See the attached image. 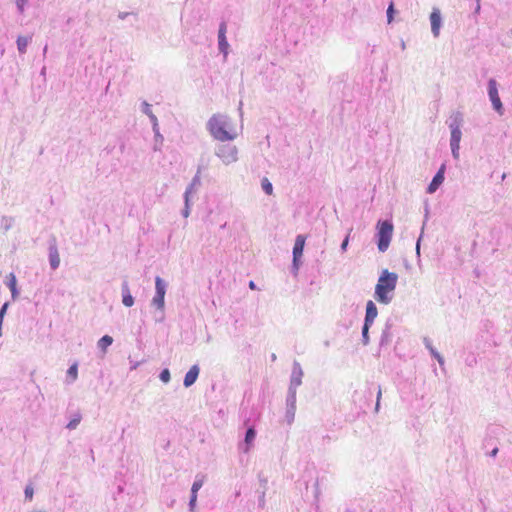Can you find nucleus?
<instances>
[{
    "mask_svg": "<svg viewBox=\"0 0 512 512\" xmlns=\"http://www.w3.org/2000/svg\"><path fill=\"white\" fill-rule=\"evenodd\" d=\"M206 128L215 140L221 142L232 141L237 137L230 117L225 114H213L207 121Z\"/></svg>",
    "mask_w": 512,
    "mask_h": 512,
    "instance_id": "1",
    "label": "nucleus"
},
{
    "mask_svg": "<svg viewBox=\"0 0 512 512\" xmlns=\"http://www.w3.org/2000/svg\"><path fill=\"white\" fill-rule=\"evenodd\" d=\"M397 281L398 275L396 273L384 269L375 286V300L381 304H389L393 299Z\"/></svg>",
    "mask_w": 512,
    "mask_h": 512,
    "instance_id": "2",
    "label": "nucleus"
},
{
    "mask_svg": "<svg viewBox=\"0 0 512 512\" xmlns=\"http://www.w3.org/2000/svg\"><path fill=\"white\" fill-rule=\"evenodd\" d=\"M393 223L390 220H379L377 223V247L380 252H385L393 235Z\"/></svg>",
    "mask_w": 512,
    "mask_h": 512,
    "instance_id": "3",
    "label": "nucleus"
},
{
    "mask_svg": "<svg viewBox=\"0 0 512 512\" xmlns=\"http://www.w3.org/2000/svg\"><path fill=\"white\" fill-rule=\"evenodd\" d=\"M168 284L160 276L155 277V294L151 300V306H154L157 310L162 313L165 308V294Z\"/></svg>",
    "mask_w": 512,
    "mask_h": 512,
    "instance_id": "4",
    "label": "nucleus"
},
{
    "mask_svg": "<svg viewBox=\"0 0 512 512\" xmlns=\"http://www.w3.org/2000/svg\"><path fill=\"white\" fill-rule=\"evenodd\" d=\"M215 155L223 164L230 165L238 161V148L232 144H220L215 149Z\"/></svg>",
    "mask_w": 512,
    "mask_h": 512,
    "instance_id": "5",
    "label": "nucleus"
},
{
    "mask_svg": "<svg viewBox=\"0 0 512 512\" xmlns=\"http://www.w3.org/2000/svg\"><path fill=\"white\" fill-rule=\"evenodd\" d=\"M487 90L493 109L502 116L504 114V107L499 97L497 82L494 78L489 79Z\"/></svg>",
    "mask_w": 512,
    "mask_h": 512,
    "instance_id": "6",
    "label": "nucleus"
},
{
    "mask_svg": "<svg viewBox=\"0 0 512 512\" xmlns=\"http://www.w3.org/2000/svg\"><path fill=\"white\" fill-rule=\"evenodd\" d=\"M305 240H306L305 236H303L301 234L297 235V237L295 239V243H294V247H293V263H292V267L295 272L298 271L299 266H300V259L303 255Z\"/></svg>",
    "mask_w": 512,
    "mask_h": 512,
    "instance_id": "7",
    "label": "nucleus"
},
{
    "mask_svg": "<svg viewBox=\"0 0 512 512\" xmlns=\"http://www.w3.org/2000/svg\"><path fill=\"white\" fill-rule=\"evenodd\" d=\"M226 32H227V24L225 21H222L219 25V30H218V47H219V51L221 53H223L224 57L227 56L228 48H229V43L226 38Z\"/></svg>",
    "mask_w": 512,
    "mask_h": 512,
    "instance_id": "8",
    "label": "nucleus"
},
{
    "mask_svg": "<svg viewBox=\"0 0 512 512\" xmlns=\"http://www.w3.org/2000/svg\"><path fill=\"white\" fill-rule=\"evenodd\" d=\"M303 370L298 361L293 362L289 388L297 389L302 384Z\"/></svg>",
    "mask_w": 512,
    "mask_h": 512,
    "instance_id": "9",
    "label": "nucleus"
},
{
    "mask_svg": "<svg viewBox=\"0 0 512 512\" xmlns=\"http://www.w3.org/2000/svg\"><path fill=\"white\" fill-rule=\"evenodd\" d=\"M431 32L434 37H438L440 34V28L442 25L441 12L438 8H433L430 14Z\"/></svg>",
    "mask_w": 512,
    "mask_h": 512,
    "instance_id": "10",
    "label": "nucleus"
},
{
    "mask_svg": "<svg viewBox=\"0 0 512 512\" xmlns=\"http://www.w3.org/2000/svg\"><path fill=\"white\" fill-rule=\"evenodd\" d=\"M256 438V430L253 426L247 428L243 443L239 445V449L244 453H248L253 446V442Z\"/></svg>",
    "mask_w": 512,
    "mask_h": 512,
    "instance_id": "11",
    "label": "nucleus"
},
{
    "mask_svg": "<svg viewBox=\"0 0 512 512\" xmlns=\"http://www.w3.org/2000/svg\"><path fill=\"white\" fill-rule=\"evenodd\" d=\"M445 165H442L437 173L434 175L432 181L427 187V193L433 194L441 186L444 181Z\"/></svg>",
    "mask_w": 512,
    "mask_h": 512,
    "instance_id": "12",
    "label": "nucleus"
},
{
    "mask_svg": "<svg viewBox=\"0 0 512 512\" xmlns=\"http://www.w3.org/2000/svg\"><path fill=\"white\" fill-rule=\"evenodd\" d=\"M201 167H198L195 176L192 178L190 184L187 186L184 197L190 198V196L196 193L201 186Z\"/></svg>",
    "mask_w": 512,
    "mask_h": 512,
    "instance_id": "13",
    "label": "nucleus"
},
{
    "mask_svg": "<svg viewBox=\"0 0 512 512\" xmlns=\"http://www.w3.org/2000/svg\"><path fill=\"white\" fill-rule=\"evenodd\" d=\"M378 315V310L375 303L372 300H369L366 304V314L364 318V324L372 326L375 318Z\"/></svg>",
    "mask_w": 512,
    "mask_h": 512,
    "instance_id": "14",
    "label": "nucleus"
},
{
    "mask_svg": "<svg viewBox=\"0 0 512 512\" xmlns=\"http://www.w3.org/2000/svg\"><path fill=\"white\" fill-rule=\"evenodd\" d=\"M122 303L126 307H132L134 305V297L131 294L127 281H123L121 285Z\"/></svg>",
    "mask_w": 512,
    "mask_h": 512,
    "instance_id": "15",
    "label": "nucleus"
},
{
    "mask_svg": "<svg viewBox=\"0 0 512 512\" xmlns=\"http://www.w3.org/2000/svg\"><path fill=\"white\" fill-rule=\"evenodd\" d=\"M199 372H200V369H199V366L198 365H193L189 371L186 373L185 377H184V381H183V385L188 388L190 386H192L198 376H199Z\"/></svg>",
    "mask_w": 512,
    "mask_h": 512,
    "instance_id": "16",
    "label": "nucleus"
},
{
    "mask_svg": "<svg viewBox=\"0 0 512 512\" xmlns=\"http://www.w3.org/2000/svg\"><path fill=\"white\" fill-rule=\"evenodd\" d=\"M463 124V114L459 111L453 112L448 121V126L450 130L453 129H461V126Z\"/></svg>",
    "mask_w": 512,
    "mask_h": 512,
    "instance_id": "17",
    "label": "nucleus"
},
{
    "mask_svg": "<svg viewBox=\"0 0 512 512\" xmlns=\"http://www.w3.org/2000/svg\"><path fill=\"white\" fill-rule=\"evenodd\" d=\"M49 263L53 270H56L60 265V257L55 244L49 247Z\"/></svg>",
    "mask_w": 512,
    "mask_h": 512,
    "instance_id": "18",
    "label": "nucleus"
},
{
    "mask_svg": "<svg viewBox=\"0 0 512 512\" xmlns=\"http://www.w3.org/2000/svg\"><path fill=\"white\" fill-rule=\"evenodd\" d=\"M391 327H392V324L389 321H387L384 329L382 330V334L380 337L379 345L381 347L386 346L391 342V339H392Z\"/></svg>",
    "mask_w": 512,
    "mask_h": 512,
    "instance_id": "19",
    "label": "nucleus"
},
{
    "mask_svg": "<svg viewBox=\"0 0 512 512\" xmlns=\"http://www.w3.org/2000/svg\"><path fill=\"white\" fill-rule=\"evenodd\" d=\"M32 41V36H18L17 49L20 54H25L29 43Z\"/></svg>",
    "mask_w": 512,
    "mask_h": 512,
    "instance_id": "20",
    "label": "nucleus"
},
{
    "mask_svg": "<svg viewBox=\"0 0 512 512\" xmlns=\"http://www.w3.org/2000/svg\"><path fill=\"white\" fill-rule=\"evenodd\" d=\"M113 343V338L109 335H104L97 342V347L103 352L106 353L107 348Z\"/></svg>",
    "mask_w": 512,
    "mask_h": 512,
    "instance_id": "21",
    "label": "nucleus"
},
{
    "mask_svg": "<svg viewBox=\"0 0 512 512\" xmlns=\"http://www.w3.org/2000/svg\"><path fill=\"white\" fill-rule=\"evenodd\" d=\"M296 394L297 389L288 388V393L286 397V407L296 408Z\"/></svg>",
    "mask_w": 512,
    "mask_h": 512,
    "instance_id": "22",
    "label": "nucleus"
},
{
    "mask_svg": "<svg viewBox=\"0 0 512 512\" xmlns=\"http://www.w3.org/2000/svg\"><path fill=\"white\" fill-rule=\"evenodd\" d=\"M77 374H78L77 364L71 365L69 367V369L67 370V381L69 383L74 382L77 378Z\"/></svg>",
    "mask_w": 512,
    "mask_h": 512,
    "instance_id": "23",
    "label": "nucleus"
},
{
    "mask_svg": "<svg viewBox=\"0 0 512 512\" xmlns=\"http://www.w3.org/2000/svg\"><path fill=\"white\" fill-rule=\"evenodd\" d=\"M462 132L461 129L451 130L450 144H459L461 141Z\"/></svg>",
    "mask_w": 512,
    "mask_h": 512,
    "instance_id": "24",
    "label": "nucleus"
},
{
    "mask_svg": "<svg viewBox=\"0 0 512 512\" xmlns=\"http://www.w3.org/2000/svg\"><path fill=\"white\" fill-rule=\"evenodd\" d=\"M153 132H154V140H155L154 150L157 151L160 149L159 146L162 145L164 138L159 131V127H156V130H153Z\"/></svg>",
    "mask_w": 512,
    "mask_h": 512,
    "instance_id": "25",
    "label": "nucleus"
},
{
    "mask_svg": "<svg viewBox=\"0 0 512 512\" xmlns=\"http://www.w3.org/2000/svg\"><path fill=\"white\" fill-rule=\"evenodd\" d=\"M261 187L263 189V191L267 194V195H271L272 192H273V185L272 183L268 180V178L264 177L262 180H261Z\"/></svg>",
    "mask_w": 512,
    "mask_h": 512,
    "instance_id": "26",
    "label": "nucleus"
},
{
    "mask_svg": "<svg viewBox=\"0 0 512 512\" xmlns=\"http://www.w3.org/2000/svg\"><path fill=\"white\" fill-rule=\"evenodd\" d=\"M370 327H371L370 325H366V324H363V327H362V343L364 346L368 345L370 342V337H369Z\"/></svg>",
    "mask_w": 512,
    "mask_h": 512,
    "instance_id": "27",
    "label": "nucleus"
},
{
    "mask_svg": "<svg viewBox=\"0 0 512 512\" xmlns=\"http://www.w3.org/2000/svg\"><path fill=\"white\" fill-rule=\"evenodd\" d=\"M5 284L8 286L9 289L17 286V279L14 273H10L7 275Z\"/></svg>",
    "mask_w": 512,
    "mask_h": 512,
    "instance_id": "28",
    "label": "nucleus"
},
{
    "mask_svg": "<svg viewBox=\"0 0 512 512\" xmlns=\"http://www.w3.org/2000/svg\"><path fill=\"white\" fill-rule=\"evenodd\" d=\"M425 347L429 350L432 357H435L439 352L432 346L431 340L427 337L423 340Z\"/></svg>",
    "mask_w": 512,
    "mask_h": 512,
    "instance_id": "29",
    "label": "nucleus"
},
{
    "mask_svg": "<svg viewBox=\"0 0 512 512\" xmlns=\"http://www.w3.org/2000/svg\"><path fill=\"white\" fill-rule=\"evenodd\" d=\"M81 421V416L76 415L72 420L69 421V423L66 425V428L69 430H74L77 428Z\"/></svg>",
    "mask_w": 512,
    "mask_h": 512,
    "instance_id": "30",
    "label": "nucleus"
},
{
    "mask_svg": "<svg viewBox=\"0 0 512 512\" xmlns=\"http://www.w3.org/2000/svg\"><path fill=\"white\" fill-rule=\"evenodd\" d=\"M257 493L259 494L258 496V506L260 508H264L265 507V494H266V489H261V490H257Z\"/></svg>",
    "mask_w": 512,
    "mask_h": 512,
    "instance_id": "31",
    "label": "nucleus"
},
{
    "mask_svg": "<svg viewBox=\"0 0 512 512\" xmlns=\"http://www.w3.org/2000/svg\"><path fill=\"white\" fill-rule=\"evenodd\" d=\"M296 408L286 407V419L288 424H291L295 418Z\"/></svg>",
    "mask_w": 512,
    "mask_h": 512,
    "instance_id": "32",
    "label": "nucleus"
},
{
    "mask_svg": "<svg viewBox=\"0 0 512 512\" xmlns=\"http://www.w3.org/2000/svg\"><path fill=\"white\" fill-rule=\"evenodd\" d=\"M159 378L162 382L164 383H168L171 379V375H170V371L169 369L165 368L163 369L160 374H159Z\"/></svg>",
    "mask_w": 512,
    "mask_h": 512,
    "instance_id": "33",
    "label": "nucleus"
},
{
    "mask_svg": "<svg viewBox=\"0 0 512 512\" xmlns=\"http://www.w3.org/2000/svg\"><path fill=\"white\" fill-rule=\"evenodd\" d=\"M190 215V198L184 197V209L182 210V216L187 218Z\"/></svg>",
    "mask_w": 512,
    "mask_h": 512,
    "instance_id": "34",
    "label": "nucleus"
},
{
    "mask_svg": "<svg viewBox=\"0 0 512 512\" xmlns=\"http://www.w3.org/2000/svg\"><path fill=\"white\" fill-rule=\"evenodd\" d=\"M12 224H13V219L11 217H6L4 216L2 218V228L5 230V231H8L11 227H12Z\"/></svg>",
    "mask_w": 512,
    "mask_h": 512,
    "instance_id": "35",
    "label": "nucleus"
},
{
    "mask_svg": "<svg viewBox=\"0 0 512 512\" xmlns=\"http://www.w3.org/2000/svg\"><path fill=\"white\" fill-rule=\"evenodd\" d=\"M202 486H203V480L202 479H196L194 481V483L192 484L191 493L192 494H197Z\"/></svg>",
    "mask_w": 512,
    "mask_h": 512,
    "instance_id": "36",
    "label": "nucleus"
},
{
    "mask_svg": "<svg viewBox=\"0 0 512 512\" xmlns=\"http://www.w3.org/2000/svg\"><path fill=\"white\" fill-rule=\"evenodd\" d=\"M394 13H395L394 4L390 3V5L387 8V20H388V23L392 22L393 17H394Z\"/></svg>",
    "mask_w": 512,
    "mask_h": 512,
    "instance_id": "37",
    "label": "nucleus"
},
{
    "mask_svg": "<svg viewBox=\"0 0 512 512\" xmlns=\"http://www.w3.org/2000/svg\"><path fill=\"white\" fill-rule=\"evenodd\" d=\"M141 110L144 114H146L147 116L152 114V109H151V105L147 102V101H143L142 104H141Z\"/></svg>",
    "mask_w": 512,
    "mask_h": 512,
    "instance_id": "38",
    "label": "nucleus"
},
{
    "mask_svg": "<svg viewBox=\"0 0 512 512\" xmlns=\"http://www.w3.org/2000/svg\"><path fill=\"white\" fill-rule=\"evenodd\" d=\"M450 147H451V152H452L453 158L458 160L459 159L460 145L459 144H450Z\"/></svg>",
    "mask_w": 512,
    "mask_h": 512,
    "instance_id": "39",
    "label": "nucleus"
},
{
    "mask_svg": "<svg viewBox=\"0 0 512 512\" xmlns=\"http://www.w3.org/2000/svg\"><path fill=\"white\" fill-rule=\"evenodd\" d=\"M9 307V303L8 302H5L2 307L0 308V325H2L3 323V319H4V316L6 314V311Z\"/></svg>",
    "mask_w": 512,
    "mask_h": 512,
    "instance_id": "40",
    "label": "nucleus"
},
{
    "mask_svg": "<svg viewBox=\"0 0 512 512\" xmlns=\"http://www.w3.org/2000/svg\"><path fill=\"white\" fill-rule=\"evenodd\" d=\"M28 3V0H16V6L20 14L24 12V7Z\"/></svg>",
    "mask_w": 512,
    "mask_h": 512,
    "instance_id": "41",
    "label": "nucleus"
},
{
    "mask_svg": "<svg viewBox=\"0 0 512 512\" xmlns=\"http://www.w3.org/2000/svg\"><path fill=\"white\" fill-rule=\"evenodd\" d=\"M24 494H25V498L28 499V500H32L33 498V495H34V490L31 486H26L25 490H24Z\"/></svg>",
    "mask_w": 512,
    "mask_h": 512,
    "instance_id": "42",
    "label": "nucleus"
},
{
    "mask_svg": "<svg viewBox=\"0 0 512 512\" xmlns=\"http://www.w3.org/2000/svg\"><path fill=\"white\" fill-rule=\"evenodd\" d=\"M196 501H197V494H192L191 493L190 500H189V508H190L191 512L194 511V507L196 505Z\"/></svg>",
    "mask_w": 512,
    "mask_h": 512,
    "instance_id": "43",
    "label": "nucleus"
},
{
    "mask_svg": "<svg viewBox=\"0 0 512 512\" xmlns=\"http://www.w3.org/2000/svg\"><path fill=\"white\" fill-rule=\"evenodd\" d=\"M348 244H349V234L344 238V240L342 241V243L340 245V250L342 253L347 251Z\"/></svg>",
    "mask_w": 512,
    "mask_h": 512,
    "instance_id": "44",
    "label": "nucleus"
},
{
    "mask_svg": "<svg viewBox=\"0 0 512 512\" xmlns=\"http://www.w3.org/2000/svg\"><path fill=\"white\" fill-rule=\"evenodd\" d=\"M151 123H152V128L153 130H156V127H158V119L157 117L154 115V113L148 115Z\"/></svg>",
    "mask_w": 512,
    "mask_h": 512,
    "instance_id": "45",
    "label": "nucleus"
},
{
    "mask_svg": "<svg viewBox=\"0 0 512 512\" xmlns=\"http://www.w3.org/2000/svg\"><path fill=\"white\" fill-rule=\"evenodd\" d=\"M10 291H11V298H12V300L13 301L17 300L18 297H19V290H18L17 286L14 287V288H10Z\"/></svg>",
    "mask_w": 512,
    "mask_h": 512,
    "instance_id": "46",
    "label": "nucleus"
},
{
    "mask_svg": "<svg viewBox=\"0 0 512 512\" xmlns=\"http://www.w3.org/2000/svg\"><path fill=\"white\" fill-rule=\"evenodd\" d=\"M381 396H382V391H381V388L379 387V388H378V392H377L376 405H375V411H376V412H378V411H379Z\"/></svg>",
    "mask_w": 512,
    "mask_h": 512,
    "instance_id": "47",
    "label": "nucleus"
},
{
    "mask_svg": "<svg viewBox=\"0 0 512 512\" xmlns=\"http://www.w3.org/2000/svg\"><path fill=\"white\" fill-rule=\"evenodd\" d=\"M130 15H134L136 16V14L132 13V12H119L118 13V18L121 19V20H124L126 19L128 16Z\"/></svg>",
    "mask_w": 512,
    "mask_h": 512,
    "instance_id": "48",
    "label": "nucleus"
},
{
    "mask_svg": "<svg viewBox=\"0 0 512 512\" xmlns=\"http://www.w3.org/2000/svg\"><path fill=\"white\" fill-rule=\"evenodd\" d=\"M421 236L418 238L417 242H416V255L418 258H420V243H421Z\"/></svg>",
    "mask_w": 512,
    "mask_h": 512,
    "instance_id": "49",
    "label": "nucleus"
},
{
    "mask_svg": "<svg viewBox=\"0 0 512 512\" xmlns=\"http://www.w3.org/2000/svg\"><path fill=\"white\" fill-rule=\"evenodd\" d=\"M434 358L437 360L440 366L444 365V358L440 355V353L436 355Z\"/></svg>",
    "mask_w": 512,
    "mask_h": 512,
    "instance_id": "50",
    "label": "nucleus"
},
{
    "mask_svg": "<svg viewBox=\"0 0 512 512\" xmlns=\"http://www.w3.org/2000/svg\"><path fill=\"white\" fill-rule=\"evenodd\" d=\"M260 484H261L262 489H264V485H265V489H267V479L260 478Z\"/></svg>",
    "mask_w": 512,
    "mask_h": 512,
    "instance_id": "51",
    "label": "nucleus"
},
{
    "mask_svg": "<svg viewBox=\"0 0 512 512\" xmlns=\"http://www.w3.org/2000/svg\"><path fill=\"white\" fill-rule=\"evenodd\" d=\"M480 9H481L480 0H477V4H476V8H475V13L478 14L480 12Z\"/></svg>",
    "mask_w": 512,
    "mask_h": 512,
    "instance_id": "52",
    "label": "nucleus"
},
{
    "mask_svg": "<svg viewBox=\"0 0 512 512\" xmlns=\"http://www.w3.org/2000/svg\"><path fill=\"white\" fill-rule=\"evenodd\" d=\"M498 451H499V450H498V448H494V449L489 453V455H490V456H492V457H495V456L497 455Z\"/></svg>",
    "mask_w": 512,
    "mask_h": 512,
    "instance_id": "53",
    "label": "nucleus"
},
{
    "mask_svg": "<svg viewBox=\"0 0 512 512\" xmlns=\"http://www.w3.org/2000/svg\"><path fill=\"white\" fill-rule=\"evenodd\" d=\"M249 287H250L251 289H256V285H255V283H254L253 281H250V282H249Z\"/></svg>",
    "mask_w": 512,
    "mask_h": 512,
    "instance_id": "54",
    "label": "nucleus"
},
{
    "mask_svg": "<svg viewBox=\"0 0 512 512\" xmlns=\"http://www.w3.org/2000/svg\"><path fill=\"white\" fill-rule=\"evenodd\" d=\"M271 358H272V360L274 361V360L276 359V355H275V354H272V355H271Z\"/></svg>",
    "mask_w": 512,
    "mask_h": 512,
    "instance_id": "55",
    "label": "nucleus"
},
{
    "mask_svg": "<svg viewBox=\"0 0 512 512\" xmlns=\"http://www.w3.org/2000/svg\"><path fill=\"white\" fill-rule=\"evenodd\" d=\"M401 47L402 49H405V42L402 41Z\"/></svg>",
    "mask_w": 512,
    "mask_h": 512,
    "instance_id": "56",
    "label": "nucleus"
},
{
    "mask_svg": "<svg viewBox=\"0 0 512 512\" xmlns=\"http://www.w3.org/2000/svg\"><path fill=\"white\" fill-rule=\"evenodd\" d=\"M505 178H506V174L504 173V174L502 175V180H504Z\"/></svg>",
    "mask_w": 512,
    "mask_h": 512,
    "instance_id": "57",
    "label": "nucleus"
}]
</instances>
